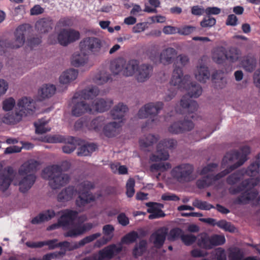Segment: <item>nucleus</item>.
<instances>
[{
  "instance_id": "nucleus-18",
  "label": "nucleus",
  "mask_w": 260,
  "mask_h": 260,
  "mask_svg": "<svg viewBox=\"0 0 260 260\" xmlns=\"http://www.w3.org/2000/svg\"><path fill=\"white\" fill-rule=\"evenodd\" d=\"M259 181V179L257 178L245 179L237 187H230L229 192L232 194H236L245 190V189H252L257 185Z\"/></svg>"
},
{
  "instance_id": "nucleus-24",
  "label": "nucleus",
  "mask_w": 260,
  "mask_h": 260,
  "mask_svg": "<svg viewBox=\"0 0 260 260\" xmlns=\"http://www.w3.org/2000/svg\"><path fill=\"white\" fill-rule=\"evenodd\" d=\"M113 101L111 99L106 100L100 98L95 100L91 105L92 113L94 112H103L108 110L113 105Z\"/></svg>"
},
{
  "instance_id": "nucleus-55",
  "label": "nucleus",
  "mask_w": 260,
  "mask_h": 260,
  "mask_svg": "<svg viewBox=\"0 0 260 260\" xmlns=\"http://www.w3.org/2000/svg\"><path fill=\"white\" fill-rule=\"evenodd\" d=\"M216 23L215 18L210 16H207L200 22V25L203 28H210L215 25Z\"/></svg>"
},
{
  "instance_id": "nucleus-59",
  "label": "nucleus",
  "mask_w": 260,
  "mask_h": 260,
  "mask_svg": "<svg viewBox=\"0 0 260 260\" xmlns=\"http://www.w3.org/2000/svg\"><path fill=\"white\" fill-rule=\"evenodd\" d=\"M135 181L133 178H130L128 179L126 184V193L127 196L129 198L132 197L135 193Z\"/></svg>"
},
{
  "instance_id": "nucleus-61",
  "label": "nucleus",
  "mask_w": 260,
  "mask_h": 260,
  "mask_svg": "<svg viewBox=\"0 0 260 260\" xmlns=\"http://www.w3.org/2000/svg\"><path fill=\"white\" fill-rule=\"evenodd\" d=\"M181 239L185 245L190 246L196 242L197 237L191 234H183L181 236Z\"/></svg>"
},
{
  "instance_id": "nucleus-53",
  "label": "nucleus",
  "mask_w": 260,
  "mask_h": 260,
  "mask_svg": "<svg viewBox=\"0 0 260 260\" xmlns=\"http://www.w3.org/2000/svg\"><path fill=\"white\" fill-rule=\"evenodd\" d=\"M210 237L212 248L216 246L222 245L225 242V239L223 235L214 234Z\"/></svg>"
},
{
  "instance_id": "nucleus-62",
  "label": "nucleus",
  "mask_w": 260,
  "mask_h": 260,
  "mask_svg": "<svg viewBox=\"0 0 260 260\" xmlns=\"http://www.w3.org/2000/svg\"><path fill=\"white\" fill-rule=\"evenodd\" d=\"M243 256V252L239 248L231 251L229 254L230 260H242Z\"/></svg>"
},
{
  "instance_id": "nucleus-21",
  "label": "nucleus",
  "mask_w": 260,
  "mask_h": 260,
  "mask_svg": "<svg viewBox=\"0 0 260 260\" xmlns=\"http://www.w3.org/2000/svg\"><path fill=\"white\" fill-rule=\"evenodd\" d=\"M137 79L138 82H143L148 79L153 72V67L148 64L138 65L137 69Z\"/></svg>"
},
{
  "instance_id": "nucleus-5",
  "label": "nucleus",
  "mask_w": 260,
  "mask_h": 260,
  "mask_svg": "<svg viewBox=\"0 0 260 260\" xmlns=\"http://www.w3.org/2000/svg\"><path fill=\"white\" fill-rule=\"evenodd\" d=\"M26 32V25H21L15 30L14 41L0 40V55L4 54L7 49H17L22 46L25 42Z\"/></svg>"
},
{
  "instance_id": "nucleus-34",
  "label": "nucleus",
  "mask_w": 260,
  "mask_h": 260,
  "mask_svg": "<svg viewBox=\"0 0 260 260\" xmlns=\"http://www.w3.org/2000/svg\"><path fill=\"white\" fill-rule=\"evenodd\" d=\"M227 51L223 46L216 47L213 55L214 60L218 64L222 63L227 59Z\"/></svg>"
},
{
  "instance_id": "nucleus-64",
  "label": "nucleus",
  "mask_w": 260,
  "mask_h": 260,
  "mask_svg": "<svg viewBox=\"0 0 260 260\" xmlns=\"http://www.w3.org/2000/svg\"><path fill=\"white\" fill-rule=\"evenodd\" d=\"M15 105V101L12 98L6 99L3 102V109L6 111L11 110Z\"/></svg>"
},
{
  "instance_id": "nucleus-42",
  "label": "nucleus",
  "mask_w": 260,
  "mask_h": 260,
  "mask_svg": "<svg viewBox=\"0 0 260 260\" xmlns=\"http://www.w3.org/2000/svg\"><path fill=\"white\" fill-rule=\"evenodd\" d=\"M97 148L96 145L93 143H90L81 146L78 150V156L90 155Z\"/></svg>"
},
{
  "instance_id": "nucleus-54",
  "label": "nucleus",
  "mask_w": 260,
  "mask_h": 260,
  "mask_svg": "<svg viewBox=\"0 0 260 260\" xmlns=\"http://www.w3.org/2000/svg\"><path fill=\"white\" fill-rule=\"evenodd\" d=\"M193 206L201 210H209L214 208V206L206 201H202L199 200H196L192 204Z\"/></svg>"
},
{
  "instance_id": "nucleus-52",
  "label": "nucleus",
  "mask_w": 260,
  "mask_h": 260,
  "mask_svg": "<svg viewBox=\"0 0 260 260\" xmlns=\"http://www.w3.org/2000/svg\"><path fill=\"white\" fill-rule=\"evenodd\" d=\"M114 227L112 224H106L103 227V237L110 241L114 236Z\"/></svg>"
},
{
  "instance_id": "nucleus-63",
  "label": "nucleus",
  "mask_w": 260,
  "mask_h": 260,
  "mask_svg": "<svg viewBox=\"0 0 260 260\" xmlns=\"http://www.w3.org/2000/svg\"><path fill=\"white\" fill-rule=\"evenodd\" d=\"M196 27L190 25H186L182 28H178L177 33L181 35H188L194 32Z\"/></svg>"
},
{
  "instance_id": "nucleus-47",
  "label": "nucleus",
  "mask_w": 260,
  "mask_h": 260,
  "mask_svg": "<svg viewBox=\"0 0 260 260\" xmlns=\"http://www.w3.org/2000/svg\"><path fill=\"white\" fill-rule=\"evenodd\" d=\"M104 124V118L103 117H98L93 119L88 125L89 129H93L95 132H99L101 130Z\"/></svg>"
},
{
  "instance_id": "nucleus-6",
  "label": "nucleus",
  "mask_w": 260,
  "mask_h": 260,
  "mask_svg": "<svg viewBox=\"0 0 260 260\" xmlns=\"http://www.w3.org/2000/svg\"><path fill=\"white\" fill-rule=\"evenodd\" d=\"M194 168L189 164H182L173 168L171 171L172 177L178 182L183 183L192 180V174Z\"/></svg>"
},
{
  "instance_id": "nucleus-2",
  "label": "nucleus",
  "mask_w": 260,
  "mask_h": 260,
  "mask_svg": "<svg viewBox=\"0 0 260 260\" xmlns=\"http://www.w3.org/2000/svg\"><path fill=\"white\" fill-rule=\"evenodd\" d=\"M71 164L68 160L63 161L61 165H53L45 168L42 172V177L49 180L50 186L53 189L60 188L67 184L70 181L69 175L62 173L68 171Z\"/></svg>"
},
{
  "instance_id": "nucleus-3",
  "label": "nucleus",
  "mask_w": 260,
  "mask_h": 260,
  "mask_svg": "<svg viewBox=\"0 0 260 260\" xmlns=\"http://www.w3.org/2000/svg\"><path fill=\"white\" fill-rule=\"evenodd\" d=\"M250 153V148L248 146H244L241 148L240 151L233 150L227 152L223 157L221 162V167L224 168L228 162L235 160L238 161L233 165L227 167L224 170L214 175H211L214 182L219 180L231 172L242 166L247 159V155Z\"/></svg>"
},
{
  "instance_id": "nucleus-20",
  "label": "nucleus",
  "mask_w": 260,
  "mask_h": 260,
  "mask_svg": "<svg viewBox=\"0 0 260 260\" xmlns=\"http://www.w3.org/2000/svg\"><path fill=\"white\" fill-rule=\"evenodd\" d=\"M100 90L96 86H92L87 87L79 92H76L73 96V100L75 99L92 100L99 94Z\"/></svg>"
},
{
  "instance_id": "nucleus-10",
  "label": "nucleus",
  "mask_w": 260,
  "mask_h": 260,
  "mask_svg": "<svg viewBox=\"0 0 260 260\" xmlns=\"http://www.w3.org/2000/svg\"><path fill=\"white\" fill-rule=\"evenodd\" d=\"M164 104L161 102L150 103L141 108L138 113L139 118H145L150 116L152 122H155L157 115L163 108Z\"/></svg>"
},
{
  "instance_id": "nucleus-51",
  "label": "nucleus",
  "mask_w": 260,
  "mask_h": 260,
  "mask_svg": "<svg viewBox=\"0 0 260 260\" xmlns=\"http://www.w3.org/2000/svg\"><path fill=\"white\" fill-rule=\"evenodd\" d=\"M139 238L138 233L136 231H132L126 234L121 239V242L123 244L133 243L136 241Z\"/></svg>"
},
{
  "instance_id": "nucleus-12",
  "label": "nucleus",
  "mask_w": 260,
  "mask_h": 260,
  "mask_svg": "<svg viewBox=\"0 0 260 260\" xmlns=\"http://www.w3.org/2000/svg\"><path fill=\"white\" fill-rule=\"evenodd\" d=\"M100 233L92 234L82 239L78 242L70 243L68 241H63L58 243V247L60 248V251H72L83 246L86 244L90 243L101 236Z\"/></svg>"
},
{
  "instance_id": "nucleus-43",
  "label": "nucleus",
  "mask_w": 260,
  "mask_h": 260,
  "mask_svg": "<svg viewBox=\"0 0 260 260\" xmlns=\"http://www.w3.org/2000/svg\"><path fill=\"white\" fill-rule=\"evenodd\" d=\"M95 201V197L93 195H88L84 194L79 196L76 200V204L78 207H83L88 203Z\"/></svg>"
},
{
  "instance_id": "nucleus-15",
  "label": "nucleus",
  "mask_w": 260,
  "mask_h": 260,
  "mask_svg": "<svg viewBox=\"0 0 260 260\" xmlns=\"http://www.w3.org/2000/svg\"><path fill=\"white\" fill-rule=\"evenodd\" d=\"M62 215L58 219L60 225L64 228H70L73 226L74 221L78 216V212L70 209H66L61 211Z\"/></svg>"
},
{
  "instance_id": "nucleus-50",
  "label": "nucleus",
  "mask_w": 260,
  "mask_h": 260,
  "mask_svg": "<svg viewBox=\"0 0 260 260\" xmlns=\"http://www.w3.org/2000/svg\"><path fill=\"white\" fill-rule=\"evenodd\" d=\"M244 69L247 72H253L256 67V61L255 59L252 57H247L242 62Z\"/></svg>"
},
{
  "instance_id": "nucleus-33",
  "label": "nucleus",
  "mask_w": 260,
  "mask_h": 260,
  "mask_svg": "<svg viewBox=\"0 0 260 260\" xmlns=\"http://www.w3.org/2000/svg\"><path fill=\"white\" fill-rule=\"evenodd\" d=\"M127 110L126 105L119 103L111 111V115L114 119H122Z\"/></svg>"
},
{
  "instance_id": "nucleus-25",
  "label": "nucleus",
  "mask_w": 260,
  "mask_h": 260,
  "mask_svg": "<svg viewBox=\"0 0 260 260\" xmlns=\"http://www.w3.org/2000/svg\"><path fill=\"white\" fill-rule=\"evenodd\" d=\"M39 166V163L36 160L27 161L21 166L18 170V173L20 176L34 174Z\"/></svg>"
},
{
  "instance_id": "nucleus-4",
  "label": "nucleus",
  "mask_w": 260,
  "mask_h": 260,
  "mask_svg": "<svg viewBox=\"0 0 260 260\" xmlns=\"http://www.w3.org/2000/svg\"><path fill=\"white\" fill-rule=\"evenodd\" d=\"M18 110L9 112L3 118V121L8 124H14L20 121L23 116L32 115L36 109V103L26 97L22 98L18 103Z\"/></svg>"
},
{
  "instance_id": "nucleus-16",
  "label": "nucleus",
  "mask_w": 260,
  "mask_h": 260,
  "mask_svg": "<svg viewBox=\"0 0 260 260\" xmlns=\"http://www.w3.org/2000/svg\"><path fill=\"white\" fill-rule=\"evenodd\" d=\"M74 106L72 108V113L73 115L79 117L85 113H92V109L90 105L84 101H78V99L73 100Z\"/></svg>"
},
{
  "instance_id": "nucleus-60",
  "label": "nucleus",
  "mask_w": 260,
  "mask_h": 260,
  "mask_svg": "<svg viewBox=\"0 0 260 260\" xmlns=\"http://www.w3.org/2000/svg\"><path fill=\"white\" fill-rule=\"evenodd\" d=\"M110 79V75L101 73L99 75H96L93 78V80L98 84H103L107 82Z\"/></svg>"
},
{
  "instance_id": "nucleus-58",
  "label": "nucleus",
  "mask_w": 260,
  "mask_h": 260,
  "mask_svg": "<svg viewBox=\"0 0 260 260\" xmlns=\"http://www.w3.org/2000/svg\"><path fill=\"white\" fill-rule=\"evenodd\" d=\"M182 235L183 231L181 229L179 228H173L169 232L168 239L170 241H174L179 238H181Z\"/></svg>"
},
{
  "instance_id": "nucleus-1",
  "label": "nucleus",
  "mask_w": 260,
  "mask_h": 260,
  "mask_svg": "<svg viewBox=\"0 0 260 260\" xmlns=\"http://www.w3.org/2000/svg\"><path fill=\"white\" fill-rule=\"evenodd\" d=\"M173 85L177 86L178 88L184 89L187 91V94L183 96L180 101V105L183 110L187 112V115L183 121L173 123L168 129L170 133L178 134L185 131H191L193 128V123L188 118L197 119L194 112L198 109V104L191 98H198L202 93V88L198 83L190 82V77L187 75H185L183 78H181V83Z\"/></svg>"
},
{
  "instance_id": "nucleus-40",
  "label": "nucleus",
  "mask_w": 260,
  "mask_h": 260,
  "mask_svg": "<svg viewBox=\"0 0 260 260\" xmlns=\"http://www.w3.org/2000/svg\"><path fill=\"white\" fill-rule=\"evenodd\" d=\"M56 91V87L52 84L43 85L39 91V93L42 99L48 98L52 96Z\"/></svg>"
},
{
  "instance_id": "nucleus-32",
  "label": "nucleus",
  "mask_w": 260,
  "mask_h": 260,
  "mask_svg": "<svg viewBox=\"0 0 260 260\" xmlns=\"http://www.w3.org/2000/svg\"><path fill=\"white\" fill-rule=\"evenodd\" d=\"M139 64V61L136 59L129 60L127 62L125 61L123 75L125 76H133L137 71Z\"/></svg>"
},
{
  "instance_id": "nucleus-8",
  "label": "nucleus",
  "mask_w": 260,
  "mask_h": 260,
  "mask_svg": "<svg viewBox=\"0 0 260 260\" xmlns=\"http://www.w3.org/2000/svg\"><path fill=\"white\" fill-rule=\"evenodd\" d=\"M177 142L174 139H164L157 145L156 154H153L150 159L153 161L167 160L169 157L168 149H171L176 145Z\"/></svg>"
},
{
  "instance_id": "nucleus-38",
  "label": "nucleus",
  "mask_w": 260,
  "mask_h": 260,
  "mask_svg": "<svg viewBox=\"0 0 260 260\" xmlns=\"http://www.w3.org/2000/svg\"><path fill=\"white\" fill-rule=\"evenodd\" d=\"M145 205L148 207L147 212L150 213L148 216L149 219L159 218L166 216V214L161 209H157L153 205H148V202L146 203Z\"/></svg>"
},
{
  "instance_id": "nucleus-27",
  "label": "nucleus",
  "mask_w": 260,
  "mask_h": 260,
  "mask_svg": "<svg viewBox=\"0 0 260 260\" xmlns=\"http://www.w3.org/2000/svg\"><path fill=\"white\" fill-rule=\"evenodd\" d=\"M177 54V51L173 48L164 50L160 54V61L164 64L171 63Z\"/></svg>"
},
{
  "instance_id": "nucleus-46",
  "label": "nucleus",
  "mask_w": 260,
  "mask_h": 260,
  "mask_svg": "<svg viewBox=\"0 0 260 260\" xmlns=\"http://www.w3.org/2000/svg\"><path fill=\"white\" fill-rule=\"evenodd\" d=\"M48 121L44 119H39L37 122H35L34 125L36 128V133L37 134H43L50 131V128L46 127L45 125Z\"/></svg>"
},
{
  "instance_id": "nucleus-41",
  "label": "nucleus",
  "mask_w": 260,
  "mask_h": 260,
  "mask_svg": "<svg viewBox=\"0 0 260 260\" xmlns=\"http://www.w3.org/2000/svg\"><path fill=\"white\" fill-rule=\"evenodd\" d=\"M125 60L122 58L117 59L113 61L110 65V70L112 73L117 75L120 73L123 74Z\"/></svg>"
},
{
  "instance_id": "nucleus-19",
  "label": "nucleus",
  "mask_w": 260,
  "mask_h": 260,
  "mask_svg": "<svg viewBox=\"0 0 260 260\" xmlns=\"http://www.w3.org/2000/svg\"><path fill=\"white\" fill-rule=\"evenodd\" d=\"M167 234L168 230L164 227L160 228L151 235L150 240L156 248H160L163 246Z\"/></svg>"
},
{
  "instance_id": "nucleus-9",
  "label": "nucleus",
  "mask_w": 260,
  "mask_h": 260,
  "mask_svg": "<svg viewBox=\"0 0 260 260\" xmlns=\"http://www.w3.org/2000/svg\"><path fill=\"white\" fill-rule=\"evenodd\" d=\"M121 250V246H118L115 244H112L100 250L98 254L85 257L84 260H109L119 254Z\"/></svg>"
},
{
  "instance_id": "nucleus-17",
  "label": "nucleus",
  "mask_w": 260,
  "mask_h": 260,
  "mask_svg": "<svg viewBox=\"0 0 260 260\" xmlns=\"http://www.w3.org/2000/svg\"><path fill=\"white\" fill-rule=\"evenodd\" d=\"M258 194L256 190L252 189H245L240 196L234 200L236 205H246L250 201L254 200Z\"/></svg>"
},
{
  "instance_id": "nucleus-23",
  "label": "nucleus",
  "mask_w": 260,
  "mask_h": 260,
  "mask_svg": "<svg viewBox=\"0 0 260 260\" xmlns=\"http://www.w3.org/2000/svg\"><path fill=\"white\" fill-rule=\"evenodd\" d=\"M93 227V224L91 223H86L83 224H78L74 228L68 231L65 236L75 237L90 231Z\"/></svg>"
},
{
  "instance_id": "nucleus-48",
  "label": "nucleus",
  "mask_w": 260,
  "mask_h": 260,
  "mask_svg": "<svg viewBox=\"0 0 260 260\" xmlns=\"http://www.w3.org/2000/svg\"><path fill=\"white\" fill-rule=\"evenodd\" d=\"M147 247V241L145 240H142L139 243V245L136 246L133 250V254L135 257L142 255L146 251Z\"/></svg>"
},
{
  "instance_id": "nucleus-31",
  "label": "nucleus",
  "mask_w": 260,
  "mask_h": 260,
  "mask_svg": "<svg viewBox=\"0 0 260 260\" xmlns=\"http://www.w3.org/2000/svg\"><path fill=\"white\" fill-rule=\"evenodd\" d=\"M78 75V72L75 69H69L64 71L59 77V81L62 84H68L75 80Z\"/></svg>"
},
{
  "instance_id": "nucleus-30",
  "label": "nucleus",
  "mask_w": 260,
  "mask_h": 260,
  "mask_svg": "<svg viewBox=\"0 0 260 260\" xmlns=\"http://www.w3.org/2000/svg\"><path fill=\"white\" fill-rule=\"evenodd\" d=\"M55 215L53 210H47L43 213H40L38 216L33 218L31 221L32 224H39L45 221L51 219Z\"/></svg>"
},
{
  "instance_id": "nucleus-36",
  "label": "nucleus",
  "mask_w": 260,
  "mask_h": 260,
  "mask_svg": "<svg viewBox=\"0 0 260 260\" xmlns=\"http://www.w3.org/2000/svg\"><path fill=\"white\" fill-rule=\"evenodd\" d=\"M260 168V160H255L250 164V165L247 168L242 169L243 171L244 175H247L250 177H256L258 175L259 172Z\"/></svg>"
},
{
  "instance_id": "nucleus-49",
  "label": "nucleus",
  "mask_w": 260,
  "mask_h": 260,
  "mask_svg": "<svg viewBox=\"0 0 260 260\" xmlns=\"http://www.w3.org/2000/svg\"><path fill=\"white\" fill-rule=\"evenodd\" d=\"M157 138L153 135L148 134L145 138L139 140V144L141 147L146 148L153 143L156 142Z\"/></svg>"
},
{
  "instance_id": "nucleus-28",
  "label": "nucleus",
  "mask_w": 260,
  "mask_h": 260,
  "mask_svg": "<svg viewBox=\"0 0 260 260\" xmlns=\"http://www.w3.org/2000/svg\"><path fill=\"white\" fill-rule=\"evenodd\" d=\"M120 126V122H110L104 126L103 133L105 136L109 138L115 137L118 134Z\"/></svg>"
},
{
  "instance_id": "nucleus-26",
  "label": "nucleus",
  "mask_w": 260,
  "mask_h": 260,
  "mask_svg": "<svg viewBox=\"0 0 260 260\" xmlns=\"http://www.w3.org/2000/svg\"><path fill=\"white\" fill-rule=\"evenodd\" d=\"M36 180L35 174H28L24 177L19 182L20 192H26L34 185Z\"/></svg>"
},
{
  "instance_id": "nucleus-56",
  "label": "nucleus",
  "mask_w": 260,
  "mask_h": 260,
  "mask_svg": "<svg viewBox=\"0 0 260 260\" xmlns=\"http://www.w3.org/2000/svg\"><path fill=\"white\" fill-rule=\"evenodd\" d=\"M171 168V164L169 162H159L153 164L151 165V171H157L164 172Z\"/></svg>"
},
{
  "instance_id": "nucleus-13",
  "label": "nucleus",
  "mask_w": 260,
  "mask_h": 260,
  "mask_svg": "<svg viewBox=\"0 0 260 260\" xmlns=\"http://www.w3.org/2000/svg\"><path fill=\"white\" fill-rule=\"evenodd\" d=\"M48 142L49 143H64L66 144L62 148V151L66 153H71L76 148V140L72 136L65 137L61 135H56L50 137Z\"/></svg>"
},
{
  "instance_id": "nucleus-7",
  "label": "nucleus",
  "mask_w": 260,
  "mask_h": 260,
  "mask_svg": "<svg viewBox=\"0 0 260 260\" xmlns=\"http://www.w3.org/2000/svg\"><path fill=\"white\" fill-rule=\"evenodd\" d=\"M79 47L81 52L98 55L101 53L102 42L96 37H86L80 42Z\"/></svg>"
},
{
  "instance_id": "nucleus-22",
  "label": "nucleus",
  "mask_w": 260,
  "mask_h": 260,
  "mask_svg": "<svg viewBox=\"0 0 260 260\" xmlns=\"http://www.w3.org/2000/svg\"><path fill=\"white\" fill-rule=\"evenodd\" d=\"M53 26V20L51 18H43L38 20L35 24L36 30L41 34L47 33Z\"/></svg>"
},
{
  "instance_id": "nucleus-29",
  "label": "nucleus",
  "mask_w": 260,
  "mask_h": 260,
  "mask_svg": "<svg viewBox=\"0 0 260 260\" xmlns=\"http://www.w3.org/2000/svg\"><path fill=\"white\" fill-rule=\"evenodd\" d=\"M76 192L73 186H69L62 190L57 195V200L59 202H65L71 200Z\"/></svg>"
},
{
  "instance_id": "nucleus-39",
  "label": "nucleus",
  "mask_w": 260,
  "mask_h": 260,
  "mask_svg": "<svg viewBox=\"0 0 260 260\" xmlns=\"http://www.w3.org/2000/svg\"><path fill=\"white\" fill-rule=\"evenodd\" d=\"M95 187V184L93 182L89 181H84L78 185L79 194L84 195H93L90 193V191Z\"/></svg>"
},
{
  "instance_id": "nucleus-57",
  "label": "nucleus",
  "mask_w": 260,
  "mask_h": 260,
  "mask_svg": "<svg viewBox=\"0 0 260 260\" xmlns=\"http://www.w3.org/2000/svg\"><path fill=\"white\" fill-rule=\"evenodd\" d=\"M73 24V22L71 18L69 17H62L57 22L55 28L57 29L62 27L71 26Z\"/></svg>"
},
{
  "instance_id": "nucleus-11",
  "label": "nucleus",
  "mask_w": 260,
  "mask_h": 260,
  "mask_svg": "<svg viewBox=\"0 0 260 260\" xmlns=\"http://www.w3.org/2000/svg\"><path fill=\"white\" fill-rule=\"evenodd\" d=\"M189 61L187 56L184 54L178 55L174 63V70L170 81L171 85H176L181 83V78L183 77L182 68L185 66Z\"/></svg>"
},
{
  "instance_id": "nucleus-37",
  "label": "nucleus",
  "mask_w": 260,
  "mask_h": 260,
  "mask_svg": "<svg viewBox=\"0 0 260 260\" xmlns=\"http://www.w3.org/2000/svg\"><path fill=\"white\" fill-rule=\"evenodd\" d=\"M197 80L201 82L205 83L210 78V73L208 68L205 66H201L198 67L195 73Z\"/></svg>"
},
{
  "instance_id": "nucleus-35",
  "label": "nucleus",
  "mask_w": 260,
  "mask_h": 260,
  "mask_svg": "<svg viewBox=\"0 0 260 260\" xmlns=\"http://www.w3.org/2000/svg\"><path fill=\"white\" fill-rule=\"evenodd\" d=\"M81 53H75L72 58V64L75 67L83 66L88 60L87 54L81 51Z\"/></svg>"
},
{
  "instance_id": "nucleus-14",
  "label": "nucleus",
  "mask_w": 260,
  "mask_h": 260,
  "mask_svg": "<svg viewBox=\"0 0 260 260\" xmlns=\"http://www.w3.org/2000/svg\"><path fill=\"white\" fill-rule=\"evenodd\" d=\"M80 33L73 28L61 29L58 34V43L62 46H66L80 39Z\"/></svg>"
},
{
  "instance_id": "nucleus-45",
  "label": "nucleus",
  "mask_w": 260,
  "mask_h": 260,
  "mask_svg": "<svg viewBox=\"0 0 260 260\" xmlns=\"http://www.w3.org/2000/svg\"><path fill=\"white\" fill-rule=\"evenodd\" d=\"M197 244L199 247L203 249H211L212 248L211 237L207 234L201 235L200 238L198 240Z\"/></svg>"
},
{
  "instance_id": "nucleus-44",
  "label": "nucleus",
  "mask_w": 260,
  "mask_h": 260,
  "mask_svg": "<svg viewBox=\"0 0 260 260\" xmlns=\"http://www.w3.org/2000/svg\"><path fill=\"white\" fill-rule=\"evenodd\" d=\"M241 169L238 170L229 175L226 178V182L229 185H234L243 178L244 176Z\"/></svg>"
}]
</instances>
